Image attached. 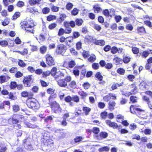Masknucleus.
Listing matches in <instances>:
<instances>
[{
    "mask_svg": "<svg viewBox=\"0 0 152 152\" xmlns=\"http://www.w3.org/2000/svg\"><path fill=\"white\" fill-rule=\"evenodd\" d=\"M107 115V113L106 112H104L101 114V116L103 118H105Z\"/></svg>",
    "mask_w": 152,
    "mask_h": 152,
    "instance_id": "obj_60",
    "label": "nucleus"
},
{
    "mask_svg": "<svg viewBox=\"0 0 152 152\" xmlns=\"http://www.w3.org/2000/svg\"><path fill=\"white\" fill-rule=\"evenodd\" d=\"M110 148L108 147L105 146L99 148V151L100 152L103 151H108L109 150Z\"/></svg>",
    "mask_w": 152,
    "mask_h": 152,
    "instance_id": "obj_25",
    "label": "nucleus"
},
{
    "mask_svg": "<svg viewBox=\"0 0 152 152\" xmlns=\"http://www.w3.org/2000/svg\"><path fill=\"white\" fill-rule=\"evenodd\" d=\"M64 33H65V30L63 28H61L59 29L58 34L60 36L63 35Z\"/></svg>",
    "mask_w": 152,
    "mask_h": 152,
    "instance_id": "obj_55",
    "label": "nucleus"
},
{
    "mask_svg": "<svg viewBox=\"0 0 152 152\" xmlns=\"http://www.w3.org/2000/svg\"><path fill=\"white\" fill-rule=\"evenodd\" d=\"M99 66L98 64L97 63H94L92 65V67L95 69H97L99 68Z\"/></svg>",
    "mask_w": 152,
    "mask_h": 152,
    "instance_id": "obj_62",
    "label": "nucleus"
},
{
    "mask_svg": "<svg viewBox=\"0 0 152 152\" xmlns=\"http://www.w3.org/2000/svg\"><path fill=\"white\" fill-rule=\"evenodd\" d=\"M129 128L132 130L135 129L137 128V126L134 124H132L129 126Z\"/></svg>",
    "mask_w": 152,
    "mask_h": 152,
    "instance_id": "obj_59",
    "label": "nucleus"
},
{
    "mask_svg": "<svg viewBox=\"0 0 152 152\" xmlns=\"http://www.w3.org/2000/svg\"><path fill=\"white\" fill-rule=\"evenodd\" d=\"M66 18V15L65 14H61L60 15V19L61 21H63Z\"/></svg>",
    "mask_w": 152,
    "mask_h": 152,
    "instance_id": "obj_64",
    "label": "nucleus"
},
{
    "mask_svg": "<svg viewBox=\"0 0 152 152\" xmlns=\"http://www.w3.org/2000/svg\"><path fill=\"white\" fill-rule=\"evenodd\" d=\"M144 23L149 27L152 28V24L151 23L150 21L147 20L145 21H144Z\"/></svg>",
    "mask_w": 152,
    "mask_h": 152,
    "instance_id": "obj_61",
    "label": "nucleus"
},
{
    "mask_svg": "<svg viewBox=\"0 0 152 152\" xmlns=\"http://www.w3.org/2000/svg\"><path fill=\"white\" fill-rule=\"evenodd\" d=\"M17 68L15 67H12L10 69V72L11 73H15L17 72Z\"/></svg>",
    "mask_w": 152,
    "mask_h": 152,
    "instance_id": "obj_56",
    "label": "nucleus"
},
{
    "mask_svg": "<svg viewBox=\"0 0 152 152\" xmlns=\"http://www.w3.org/2000/svg\"><path fill=\"white\" fill-rule=\"evenodd\" d=\"M132 109H133V110H135L139 111H142V110L141 109L139 108H137V107H136L135 106H134L133 105H131L130 107V111L132 113H133L132 111Z\"/></svg>",
    "mask_w": 152,
    "mask_h": 152,
    "instance_id": "obj_26",
    "label": "nucleus"
},
{
    "mask_svg": "<svg viewBox=\"0 0 152 152\" xmlns=\"http://www.w3.org/2000/svg\"><path fill=\"white\" fill-rule=\"evenodd\" d=\"M73 6V5L72 4L69 2L66 5V8L68 10H69L72 9Z\"/></svg>",
    "mask_w": 152,
    "mask_h": 152,
    "instance_id": "obj_35",
    "label": "nucleus"
},
{
    "mask_svg": "<svg viewBox=\"0 0 152 152\" xmlns=\"http://www.w3.org/2000/svg\"><path fill=\"white\" fill-rule=\"evenodd\" d=\"M132 50L133 53L135 54H137L139 52L138 48L136 47H132Z\"/></svg>",
    "mask_w": 152,
    "mask_h": 152,
    "instance_id": "obj_41",
    "label": "nucleus"
},
{
    "mask_svg": "<svg viewBox=\"0 0 152 152\" xmlns=\"http://www.w3.org/2000/svg\"><path fill=\"white\" fill-rule=\"evenodd\" d=\"M83 110L84 111L86 112V115L88 114V113L90 111L91 109L89 107H84L83 108Z\"/></svg>",
    "mask_w": 152,
    "mask_h": 152,
    "instance_id": "obj_50",
    "label": "nucleus"
},
{
    "mask_svg": "<svg viewBox=\"0 0 152 152\" xmlns=\"http://www.w3.org/2000/svg\"><path fill=\"white\" fill-rule=\"evenodd\" d=\"M8 44V42L5 40H3L0 42V45L3 47H6Z\"/></svg>",
    "mask_w": 152,
    "mask_h": 152,
    "instance_id": "obj_33",
    "label": "nucleus"
},
{
    "mask_svg": "<svg viewBox=\"0 0 152 152\" xmlns=\"http://www.w3.org/2000/svg\"><path fill=\"white\" fill-rule=\"evenodd\" d=\"M26 103L28 107L35 111L38 110L40 107L39 103L34 99H28Z\"/></svg>",
    "mask_w": 152,
    "mask_h": 152,
    "instance_id": "obj_3",
    "label": "nucleus"
},
{
    "mask_svg": "<svg viewBox=\"0 0 152 152\" xmlns=\"http://www.w3.org/2000/svg\"><path fill=\"white\" fill-rule=\"evenodd\" d=\"M80 69V67L78 68V69L77 68H74L73 70V73L75 76H78L79 75V69Z\"/></svg>",
    "mask_w": 152,
    "mask_h": 152,
    "instance_id": "obj_24",
    "label": "nucleus"
},
{
    "mask_svg": "<svg viewBox=\"0 0 152 152\" xmlns=\"http://www.w3.org/2000/svg\"><path fill=\"white\" fill-rule=\"evenodd\" d=\"M72 100L77 103H78L79 102V97L77 95L73 96L72 97Z\"/></svg>",
    "mask_w": 152,
    "mask_h": 152,
    "instance_id": "obj_29",
    "label": "nucleus"
},
{
    "mask_svg": "<svg viewBox=\"0 0 152 152\" xmlns=\"http://www.w3.org/2000/svg\"><path fill=\"white\" fill-rule=\"evenodd\" d=\"M20 15V13L19 12H17L13 15L12 16V19L15 20L18 18L19 17Z\"/></svg>",
    "mask_w": 152,
    "mask_h": 152,
    "instance_id": "obj_43",
    "label": "nucleus"
},
{
    "mask_svg": "<svg viewBox=\"0 0 152 152\" xmlns=\"http://www.w3.org/2000/svg\"><path fill=\"white\" fill-rule=\"evenodd\" d=\"M111 99L109 94L103 97V99L104 101L108 102Z\"/></svg>",
    "mask_w": 152,
    "mask_h": 152,
    "instance_id": "obj_63",
    "label": "nucleus"
},
{
    "mask_svg": "<svg viewBox=\"0 0 152 152\" xmlns=\"http://www.w3.org/2000/svg\"><path fill=\"white\" fill-rule=\"evenodd\" d=\"M124 83L122 82L119 84L118 83H115L113 84L111 87V88L112 90H115L118 87L121 86L123 85Z\"/></svg>",
    "mask_w": 152,
    "mask_h": 152,
    "instance_id": "obj_14",
    "label": "nucleus"
},
{
    "mask_svg": "<svg viewBox=\"0 0 152 152\" xmlns=\"http://www.w3.org/2000/svg\"><path fill=\"white\" fill-rule=\"evenodd\" d=\"M79 94L82 96V99H84L86 97L88 94L86 93L83 91L79 92Z\"/></svg>",
    "mask_w": 152,
    "mask_h": 152,
    "instance_id": "obj_34",
    "label": "nucleus"
},
{
    "mask_svg": "<svg viewBox=\"0 0 152 152\" xmlns=\"http://www.w3.org/2000/svg\"><path fill=\"white\" fill-rule=\"evenodd\" d=\"M46 63L50 66L54 64V62L53 58L50 56L47 55L46 58Z\"/></svg>",
    "mask_w": 152,
    "mask_h": 152,
    "instance_id": "obj_9",
    "label": "nucleus"
},
{
    "mask_svg": "<svg viewBox=\"0 0 152 152\" xmlns=\"http://www.w3.org/2000/svg\"><path fill=\"white\" fill-rule=\"evenodd\" d=\"M98 107L101 109H103L105 106V104L103 102H99L98 103Z\"/></svg>",
    "mask_w": 152,
    "mask_h": 152,
    "instance_id": "obj_48",
    "label": "nucleus"
},
{
    "mask_svg": "<svg viewBox=\"0 0 152 152\" xmlns=\"http://www.w3.org/2000/svg\"><path fill=\"white\" fill-rule=\"evenodd\" d=\"M130 60V58L129 57H125L123 59V61L125 63H127L129 62Z\"/></svg>",
    "mask_w": 152,
    "mask_h": 152,
    "instance_id": "obj_57",
    "label": "nucleus"
},
{
    "mask_svg": "<svg viewBox=\"0 0 152 152\" xmlns=\"http://www.w3.org/2000/svg\"><path fill=\"white\" fill-rule=\"evenodd\" d=\"M114 60L116 62L117 64H118L122 61V59L118 57H116L114 58Z\"/></svg>",
    "mask_w": 152,
    "mask_h": 152,
    "instance_id": "obj_53",
    "label": "nucleus"
},
{
    "mask_svg": "<svg viewBox=\"0 0 152 152\" xmlns=\"http://www.w3.org/2000/svg\"><path fill=\"white\" fill-rule=\"evenodd\" d=\"M71 80V77L70 76H67L64 79L58 80L57 81L58 85L60 86L65 87L67 86V82H70Z\"/></svg>",
    "mask_w": 152,
    "mask_h": 152,
    "instance_id": "obj_5",
    "label": "nucleus"
},
{
    "mask_svg": "<svg viewBox=\"0 0 152 152\" xmlns=\"http://www.w3.org/2000/svg\"><path fill=\"white\" fill-rule=\"evenodd\" d=\"M50 10V9L48 7L44 8L42 10V12L44 14H46L48 13Z\"/></svg>",
    "mask_w": 152,
    "mask_h": 152,
    "instance_id": "obj_40",
    "label": "nucleus"
},
{
    "mask_svg": "<svg viewBox=\"0 0 152 152\" xmlns=\"http://www.w3.org/2000/svg\"><path fill=\"white\" fill-rule=\"evenodd\" d=\"M79 10L77 8H74L71 11V14L73 15H77L78 13Z\"/></svg>",
    "mask_w": 152,
    "mask_h": 152,
    "instance_id": "obj_32",
    "label": "nucleus"
},
{
    "mask_svg": "<svg viewBox=\"0 0 152 152\" xmlns=\"http://www.w3.org/2000/svg\"><path fill=\"white\" fill-rule=\"evenodd\" d=\"M59 133V139H61L64 138L65 136V134L63 130L58 131Z\"/></svg>",
    "mask_w": 152,
    "mask_h": 152,
    "instance_id": "obj_17",
    "label": "nucleus"
},
{
    "mask_svg": "<svg viewBox=\"0 0 152 152\" xmlns=\"http://www.w3.org/2000/svg\"><path fill=\"white\" fill-rule=\"evenodd\" d=\"M130 88L131 89V92L132 94H135L137 92V87L134 84H132L130 86Z\"/></svg>",
    "mask_w": 152,
    "mask_h": 152,
    "instance_id": "obj_12",
    "label": "nucleus"
},
{
    "mask_svg": "<svg viewBox=\"0 0 152 152\" xmlns=\"http://www.w3.org/2000/svg\"><path fill=\"white\" fill-rule=\"evenodd\" d=\"M101 137H102L103 138H106L108 136V134L107 133L105 132H102L100 134Z\"/></svg>",
    "mask_w": 152,
    "mask_h": 152,
    "instance_id": "obj_39",
    "label": "nucleus"
},
{
    "mask_svg": "<svg viewBox=\"0 0 152 152\" xmlns=\"http://www.w3.org/2000/svg\"><path fill=\"white\" fill-rule=\"evenodd\" d=\"M137 30L138 32L140 34L145 33V29L143 27H140L137 28Z\"/></svg>",
    "mask_w": 152,
    "mask_h": 152,
    "instance_id": "obj_23",
    "label": "nucleus"
},
{
    "mask_svg": "<svg viewBox=\"0 0 152 152\" xmlns=\"http://www.w3.org/2000/svg\"><path fill=\"white\" fill-rule=\"evenodd\" d=\"M71 54L73 55L77 56L78 54L77 52L76 51L75 49L73 48H71L69 50Z\"/></svg>",
    "mask_w": 152,
    "mask_h": 152,
    "instance_id": "obj_37",
    "label": "nucleus"
},
{
    "mask_svg": "<svg viewBox=\"0 0 152 152\" xmlns=\"http://www.w3.org/2000/svg\"><path fill=\"white\" fill-rule=\"evenodd\" d=\"M50 74V72L49 71H47L45 72H42V76L43 77H46L47 76L49 75Z\"/></svg>",
    "mask_w": 152,
    "mask_h": 152,
    "instance_id": "obj_49",
    "label": "nucleus"
},
{
    "mask_svg": "<svg viewBox=\"0 0 152 152\" xmlns=\"http://www.w3.org/2000/svg\"><path fill=\"white\" fill-rule=\"evenodd\" d=\"M117 72L121 75H124L125 72V70L122 68L118 69L117 70Z\"/></svg>",
    "mask_w": 152,
    "mask_h": 152,
    "instance_id": "obj_46",
    "label": "nucleus"
},
{
    "mask_svg": "<svg viewBox=\"0 0 152 152\" xmlns=\"http://www.w3.org/2000/svg\"><path fill=\"white\" fill-rule=\"evenodd\" d=\"M69 86L70 88H75L76 87V83L75 81H72L69 84Z\"/></svg>",
    "mask_w": 152,
    "mask_h": 152,
    "instance_id": "obj_21",
    "label": "nucleus"
},
{
    "mask_svg": "<svg viewBox=\"0 0 152 152\" xmlns=\"http://www.w3.org/2000/svg\"><path fill=\"white\" fill-rule=\"evenodd\" d=\"M130 101L132 103H136L137 102V98L135 96H132L130 97Z\"/></svg>",
    "mask_w": 152,
    "mask_h": 152,
    "instance_id": "obj_27",
    "label": "nucleus"
},
{
    "mask_svg": "<svg viewBox=\"0 0 152 152\" xmlns=\"http://www.w3.org/2000/svg\"><path fill=\"white\" fill-rule=\"evenodd\" d=\"M94 12L96 13H98L101 10V8L98 5H96L94 6L93 7Z\"/></svg>",
    "mask_w": 152,
    "mask_h": 152,
    "instance_id": "obj_19",
    "label": "nucleus"
},
{
    "mask_svg": "<svg viewBox=\"0 0 152 152\" xmlns=\"http://www.w3.org/2000/svg\"><path fill=\"white\" fill-rule=\"evenodd\" d=\"M32 82V79L30 76L25 77L23 81V83L26 86H30Z\"/></svg>",
    "mask_w": 152,
    "mask_h": 152,
    "instance_id": "obj_7",
    "label": "nucleus"
},
{
    "mask_svg": "<svg viewBox=\"0 0 152 152\" xmlns=\"http://www.w3.org/2000/svg\"><path fill=\"white\" fill-rule=\"evenodd\" d=\"M20 25L22 28L24 29L26 31L31 33H33V28L34 24L32 20L30 18H26V21L21 22Z\"/></svg>",
    "mask_w": 152,
    "mask_h": 152,
    "instance_id": "obj_1",
    "label": "nucleus"
},
{
    "mask_svg": "<svg viewBox=\"0 0 152 152\" xmlns=\"http://www.w3.org/2000/svg\"><path fill=\"white\" fill-rule=\"evenodd\" d=\"M118 51V49L115 47H113L111 49V52L113 54H115Z\"/></svg>",
    "mask_w": 152,
    "mask_h": 152,
    "instance_id": "obj_47",
    "label": "nucleus"
},
{
    "mask_svg": "<svg viewBox=\"0 0 152 152\" xmlns=\"http://www.w3.org/2000/svg\"><path fill=\"white\" fill-rule=\"evenodd\" d=\"M75 64L76 63L74 61H71L68 63L69 67L70 68L73 67Z\"/></svg>",
    "mask_w": 152,
    "mask_h": 152,
    "instance_id": "obj_31",
    "label": "nucleus"
},
{
    "mask_svg": "<svg viewBox=\"0 0 152 152\" xmlns=\"http://www.w3.org/2000/svg\"><path fill=\"white\" fill-rule=\"evenodd\" d=\"M44 143V144L42 146V148L43 151H46L51 148V145L53 144V142L52 140L48 139L45 140Z\"/></svg>",
    "mask_w": 152,
    "mask_h": 152,
    "instance_id": "obj_4",
    "label": "nucleus"
},
{
    "mask_svg": "<svg viewBox=\"0 0 152 152\" xmlns=\"http://www.w3.org/2000/svg\"><path fill=\"white\" fill-rule=\"evenodd\" d=\"M73 41V38L71 37H67L66 38V44L70 47L72 46V44H68V42L71 43Z\"/></svg>",
    "mask_w": 152,
    "mask_h": 152,
    "instance_id": "obj_16",
    "label": "nucleus"
},
{
    "mask_svg": "<svg viewBox=\"0 0 152 152\" xmlns=\"http://www.w3.org/2000/svg\"><path fill=\"white\" fill-rule=\"evenodd\" d=\"M56 68L55 67H54L53 68L51 69V72H50V74L53 76H54L56 72Z\"/></svg>",
    "mask_w": 152,
    "mask_h": 152,
    "instance_id": "obj_44",
    "label": "nucleus"
},
{
    "mask_svg": "<svg viewBox=\"0 0 152 152\" xmlns=\"http://www.w3.org/2000/svg\"><path fill=\"white\" fill-rule=\"evenodd\" d=\"M96 59V56L93 54L91 55L90 58L88 59L89 61L92 62L94 61Z\"/></svg>",
    "mask_w": 152,
    "mask_h": 152,
    "instance_id": "obj_36",
    "label": "nucleus"
},
{
    "mask_svg": "<svg viewBox=\"0 0 152 152\" xmlns=\"http://www.w3.org/2000/svg\"><path fill=\"white\" fill-rule=\"evenodd\" d=\"M17 84L15 82H12L11 83V84L10 85V88L11 89H13L14 88H15L17 86Z\"/></svg>",
    "mask_w": 152,
    "mask_h": 152,
    "instance_id": "obj_45",
    "label": "nucleus"
},
{
    "mask_svg": "<svg viewBox=\"0 0 152 152\" xmlns=\"http://www.w3.org/2000/svg\"><path fill=\"white\" fill-rule=\"evenodd\" d=\"M47 50V47L45 46H43L40 47V51L42 53H44Z\"/></svg>",
    "mask_w": 152,
    "mask_h": 152,
    "instance_id": "obj_28",
    "label": "nucleus"
},
{
    "mask_svg": "<svg viewBox=\"0 0 152 152\" xmlns=\"http://www.w3.org/2000/svg\"><path fill=\"white\" fill-rule=\"evenodd\" d=\"M93 27L95 29L98 31H99L101 29V26L97 24H94Z\"/></svg>",
    "mask_w": 152,
    "mask_h": 152,
    "instance_id": "obj_42",
    "label": "nucleus"
},
{
    "mask_svg": "<svg viewBox=\"0 0 152 152\" xmlns=\"http://www.w3.org/2000/svg\"><path fill=\"white\" fill-rule=\"evenodd\" d=\"M64 26L65 27V34H69L71 32L72 29L70 27L69 25V22L66 21L64 23Z\"/></svg>",
    "mask_w": 152,
    "mask_h": 152,
    "instance_id": "obj_8",
    "label": "nucleus"
},
{
    "mask_svg": "<svg viewBox=\"0 0 152 152\" xmlns=\"http://www.w3.org/2000/svg\"><path fill=\"white\" fill-rule=\"evenodd\" d=\"M83 56L84 58H87L89 56V53L88 51H84L83 53Z\"/></svg>",
    "mask_w": 152,
    "mask_h": 152,
    "instance_id": "obj_51",
    "label": "nucleus"
},
{
    "mask_svg": "<svg viewBox=\"0 0 152 152\" xmlns=\"http://www.w3.org/2000/svg\"><path fill=\"white\" fill-rule=\"evenodd\" d=\"M106 123L108 125L114 129L118 127V125L117 124L114 122H111L109 120H106Z\"/></svg>",
    "mask_w": 152,
    "mask_h": 152,
    "instance_id": "obj_10",
    "label": "nucleus"
},
{
    "mask_svg": "<svg viewBox=\"0 0 152 152\" xmlns=\"http://www.w3.org/2000/svg\"><path fill=\"white\" fill-rule=\"evenodd\" d=\"M66 50V47L65 45L60 44L57 46L56 52L58 54H62V53H65Z\"/></svg>",
    "mask_w": 152,
    "mask_h": 152,
    "instance_id": "obj_6",
    "label": "nucleus"
},
{
    "mask_svg": "<svg viewBox=\"0 0 152 152\" xmlns=\"http://www.w3.org/2000/svg\"><path fill=\"white\" fill-rule=\"evenodd\" d=\"M109 109L111 111L114 109V107L115 106L116 103L115 102L112 101H110L109 103Z\"/></svg>",
    "mask_w": 152,
    "mask_h": 152,
    "instance_id": "obj_13",
    "label": "nucleus"
},
{
    "mask_svg": "<svg viewBox=\"0 0 152 152\" xmlns=\"http://www.w3.org/2000/svg\"><path fill=\"white\" fill-rule=\"evenodd\" d=\"M24 124L26 126L30 128L34 129L36 128L37 127L36 125L31 124L28 122L25 121Z\"/></svg>",
    "mask_w": 152,
    "mask_h": 152,
    "instance_id": "obj_15",
    "label": "nucleus"
},
{
    "mask_svg": "<svg viewBox=\"0 0 152 152\" xmlns=\"http://www.w3.org/2000/svg\"><path fill=\"white\" fill-rule=\"evenodd\" d=\"M19 65L21 67H24L26 66V64L22 60H19L18 63Z\"/></svg>",
    "mask_w": 152,
    "mask_h": 152,
    "instance_id": "obj_38",
    "label": "nucleus"
},
{
    "mask_svg": "<svg viewBox=\"0 0 152 152\" xmlns=\"http://www.w3.org/2000/svg\"><path fill=\"white\" fill-rule=\"evenodd\" d=\"M94 43L97 45L103 46L105 44V42L103 40H97L95 39L94 40Z\"/></svg>",
    "mask_w": 152,
    "mask_h": 152,
    "instance_id": "obj_11",
    "label": "nucleus"
},
{
    "mask_svg": "<svg viewBox=\"0 0 152 152\" xmlns=\"http://www.w3.org/2000/svg\"><path fill=\"white\" fill-rule=\"evenodd\" d=\"M57 26V24L55 23H52L50 25L48 28L50 29H53L55 28Z\"/></svg>",
    "mask_w": 152,
    "mask_h": 152,
    "instance_id": "obj_58",
    "label": "nucleus"
},
{
    "mask_svg": "<svg viewBox=\"0 0 152 152\" xmlns=\"http://www.w3.org/2000/svg\"><path fill=\"white\" fill-rule=\"evenodd\" d=\"M95 77L100 81L102 80L103 79L102 76L99 72H98L96 73L95 75Z\"/></svg>",
    "mask_w": 152,
    "mask_h": 152,
    "instance_id": "obj_30",
    "label": "nucleus"
},
{
    "mask_svg": "<svg viewBox=\"0 0 152 152\" xmlns=\"http://www.w3.org/2000/svg\"><path fill=\"white\" fill-rule=\"evenodd\" d=\"M93 132L96 134H97L99 132V129L97 127H94L92 130Z\"/></svg>",
    "mask_w": 152,
    "mask_h": 152,
    "instance_id": "obj_52",
    "label": "nucleus"
},
{
    "mask_svg": "<svg viewBox=\"0 0 152 152\" xmlns=\"http://www.w3.org/2000/svg\"><path fill=\"white\" fill-rule=\"evenodd\" d=\"M53 100L52 97L50 96L49 98L50 104L51 106L52 110L56 113H59L61 112V109L60 107L56 101L52 102Z\"/></svg>",
    "mask_w": 152,
    "mask_h": 152,
    "instance_id": "obj_2",
    "label": "nucleus"
},
{
    "mask_svg": "<svg viewBox=\"0 0 152 152\" xmlns=\"http://www.w3.org/2000/svg\"><path fill=\"white\" fill-rule=\"evenodd\" d=\"M59 7L55 6H53L51 7L52 10L54 12H58L59 10Z\"/></svg>",
    "mask_w": 152,
    "mask_h": 152,
    "instance_id": "obj_54",
    "label": "nucleus"
},
{
    "mask_svg": "<svg viewBox=\"0 0 152 152\" xmlns=\"http://www.w3.org/2000/svg\"><path fill=\"white\" fill-rule=\"evenodd\" d=\"M150 54V51L148 50L144 51L143 52L141 56L142 58H146Z\"/></svg>",
    "mask_w": 152,
    "mask_h": 152,
    "instance_id": "obj_20",
    "label": "nucleus"
},
{
    "mask_svg": "<svg viewBox=\"0 0 152 152\" xmlns=\"http://www.w3.org/2000/svg\"><path fill=\"white\" fill-rule=\"evenodd\" d=\"M76 24L78 26H81L83 22V20L80 18H77L75 20Z\"/></svg>",
    "mask_w": 152,
    "mask_h": 152,
    "instance_id": "obj_18",
    "label": "nucleus"
},
{
    "mask_svg": "<svg viewBox=\"0 0 152 152\" xmlns=\"http://www.w3.org/2000/svg\"><path fill=\"white\" fill-rule=\"evenodd\" d=\"M10 19L7 17L2 22V25L4 26H6L8 25L10 23Z\"/></svg>",
    "mask_w": 152,
    "mask_h": 152,
    "instance_id": "obj_22",
    "label": "nucleus"
}]
</instances>
